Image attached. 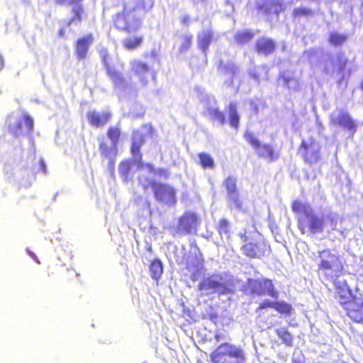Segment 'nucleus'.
Here are the masks:
<instances>
[{
	"mask_svg": "<svg viewBox=\"0 0 363 363\" xmlns=\"http://www.w3.org/2000/svg\"><path fill=\"white\" fill-rule=\"evenodd\" d=\"M228 111L230 125L235 129H238L240 116L237 111L236 105L235 104H230L228 107Z\"/></svg>",
	"mask_w": 363,
	"mask_h": 363,
	"instance_id": "412c9836",
	"label": "nucleus"
},
{
	"mask_svg": "<svg viewBox=\"0 0 363 363\" xmlns=\"http://www.w3.org/2000/svg\"><path fill=\"white\" fill-rule=\"evenodd\" d=\"M347 38V34L333 32L328 37V42L335 47L342 46L346 42Z\"/></svg>",
	"mask_w": 363,
	"mask_h": 363,
	"instance_id": "4be33fe9",
	"label": "nucleus"
},
{
	"mask_svg": "<svg viewBox=\"0 0 363 363\" xmlns=\"http://www.w3.org/2000/svg\"><path fill=\"white\" fill-rule=\"evenodd\" d=\"M321 147L319 143L313 137L308 140H303L298 147V152L301 154L305 163L314 164L321 160Z\"/></svg>",
	"mask_w": 363,
	"mask_h": 363,
	"instance_id": "7ed1b4c3",
	"label": "nucleus"
},
{
	"mask_svg": "<svg viewBox=\"0 0 363 363\" xmlns=\"http://www.w3.org/2000/svg\"><path fill=\"white\" fill-rule=\"evenodd\" d=\"M94 43V35L88 33L74 42V55L78 61L85 60L89 54V47Z\"/></svg>",
	"mask_w": 363,
	"mask_h": 363,
	"instance_id": "423d86ee",
	"label": "nucleus"
},
{
	"mask_svg": "<svg viewBox=\"0 0 363 363\" xmlns=\"http://www.w3.org/2000/svg\"><path fill=\"white\" fill-rule=\"evenodd\" d=\"M330 124L349 130L351 135L356 133L357 128V124L355 121L350 116L349 113L345 111L340 113L336 118H332L330 119Z\"/></svg>",
	"mask_w": 363,
	"mask_h": 363,
	"instance_id": "6e6552de",
	"label": "nucleus"
},
{
	"mask_svg": "<svg viewBox=\"0 0 363 363\" xmlns=\"http://www.w3.org/2000/svg\"><path fill=\"white\" fill-rule=\"evenodd\" d=\"M112 113L110 111L99 112L96 110L89 111L86 113L89 124L94 128H101L107 124L111 119Z\"/></svg>",
	"mask_w": 363,
	"mask_h": 363,
	"instance_id": "1a4fd4ad",
	"label": "nucleus"
},
{
	"mask_svg": "<svg viewBox=\"0 0 363 363\" xmlns=\"http://www.w3.org/2000/svg\"><path fill=\"white\" fill-rule=\"evenodd\" d=\"M324 69H325V72H329L328 68L327 66H325Z\"/></svg>",
	"mask_w": 363,
	"mask_h": 363,
	"instance_id": "f704fd0d",
	"label": "nucleus"
},
{
	"mask_svg": "<svg viewBox=\"0 0 363 363\" xmlns=\"http://www.w3.org/2000/svg\"><path fill=\"white\" fill-rule=\"evenodd\" d=\"M276 48V42L273 39L265 36L258 38L254 45V49L257 54L264 56L272 54Z\"/></svg>",
	"mask_w": 363,
	"mask_h": 363,
	"instance_id": "9d476101",
	"label": "nucleus"
},
{
	"mask_svg": "<svg viewBox=\"0 0 363 363\" xmlns=\"http://www.w3.org/2000/svg\"><path fill=\"white\" fill-rule=\"evenodd\" d=\"M286 5L283 0H264L263 3H258L256 5L257 13L261 15L269 16L274 14L277 18L281 12H284Z\"/></svg>",
	"mask_w": 363,
	"mask_h": 363,
	"instance_id": "20e7f679",
	"label": "nucleus"
},
{
	"mask_svg": "<svg viewBox=\"0 0 363 363\" xmlns=\"http://www.w3.org/2000/svg\"><path fill=\"white\" fill-rule=\"evenodd\" d=\"M243 136L246 141L250 144L256 150L262 145L259 139L250 131H245Z\"/></svg>",
	"mask_w": 363,
	"mask_h": 363,
	"instance_id": "bb28decb",
	"label": "nucleus"
},
{
	"mask_svg": "<svg viewBox=\"0 0 363 363\" xmlns=\"http://www.w3.org/2000/svg\"><path fill=\"white\" fill-rule=\"evenodd\" d=\"M254 78H257V76L255 74L252 75Z\"/></svg>",
	"mask_w": 363,
	"mask_h": 363,
	"instance_id": "c9c22d12",
	"label": "nucleus"
},
{
	"mask_svg": "<svg viewBox=\"0 0 363 363\" xmlns=\"http://www.w3.org/2000/svg\"><path fill=\"white\" fill-rule=\"evenodd\" d=\"M58 35L60 36H64L65 35V28H60L58 31Z\"/></svg>",
	"mask_w": 363,
	"mask_h": 363,
	"instance_id": "2f4dec72",
	"label": "nucleus"
},
{
	"mask_svg": "<svg viewBox=\"0 0 363 363\" xmlns=\"http://www.w3.org/2000/svg\"><path fill=\"white\" fill-rule=\"evenodd\" d=\"M348 60L342 52H339L337 55L336 60L332 61L333 72L336 74L342 73L347 65Z\"/></svg>",
	"mask_w": 363,
	"mask_h": 363,
	"instance_id": "6ab92c4d",
	"label": "nucleus"
},
{
	"mask_svg": "<svg viewBox=\"0 0 363 363\" xmlns=\"http://www.w3.org/2000/svg\"><path fill=\"white\" fill-rule=\"evenodd\" d=\"M213 32L211 29L202 30L197 36L198 48L206 53L213 41Z\"/></svg>",
	"mask_w": 363,
	"mask_h": 363,
	"instance_id": "2eb2a0df",
	"label": "nucleus"
},
{
	"mask_svg": "<svg viewBox=\"0 0 363 363\" xmlns=\"http://www.w3.org/2000/svg\"><path fill=\"white\" fill-rule=\"evenodd\" d=\"M82 0H55V2L57 4H59V5H65V4H72V3H78L79 1H81Z\"/></svg>",
	"mask_w": 363,
	"mask_h": 363,
	"instance_id": "c756f323",
	"label": "nucleus"
},
{
	"mask_svg": "<svg viewBox=\"0 0 363 363\" xmlns=\"http://www.w3.org/2000/svg\"><path fill=\"white\" fill-rule=\"evenodd\" d=\"M293 79L291 78V77H283V80H284V84L287 86L288 88H289V86H288L289 83L290 82V81H291Z\"/></svg>",
	"mask_w": 363,
	"mask_h": 363,
	"instance_id": "7c9ffc66",
	"label": "nucleus"
},
{
	"mask_svg": "<svg viewBox=\"0 0 363 363\" xmlns=\"http://www.w3.org/2000/svg\"><path fill=\"white\" fill-rule=\"evenodd\" d=\"M127 36L122 40V45L125 50L133 51L139 48L144 42V36L138 31L125 33Z\"/></svg>",
	"mask_w": 363,
	"mask_h": 363,
	"instance_id": "9b49d317",
	"label": "nucleus"
},
{
	"mask_svg": "<svg viewBox=\"0 0 363 363\" xmlns=\"http://www.w3.org/2000/svg\"><path fill=\"white\" fill-rule=\"evenodd\" d=\"M106 75L111 79L114 86L118 89H126L129 86L123 73L113 66L106 70Z\"/></svg>",
	"mask_w": 363,
	"mask_h": 363,
	"instance_id": "ddd939ff",
	"label": "nucleus"
},
{
	"mask_svg": "<svg viewBox=\"0 0 363 363\" xmlns=\"http://www.w3.org/2000/svg\"><path fill=\"white\" fill-rule=\"evenodd\" d=\"M193 37L190 34H184L181 36L180 52H186L191 46Z\"/></svg>",
	"mask_w": 363,
	"mask_h": 363,
	"instance_id": "a878e982",
	"label": "nucleus"
},
{
	"mask_svg": "<svg viewBox=\"0 0 363 363\" xmlns=\"http://www.w3.org/2000/svg\"><path fill=\"white\" fill-rule=\"evenodd\" d=\"M199 164L203 169H213L216 163L213 157L208 152H202L198 154Z\"/></svg>",
	"mask_w": 363,
	"mask_h": 363,
	"instance_id": "aec40b11",
	"label": "nucleus"
},
{
	"mask_svg": "<svg viewBox=\"0 0 363 363\" xmlns=\"http://www.w3.org/2000/svg\"><path fill=\"white\" fill-rule=\"evenodd\" d=\"M101 61H102V63H103L105 70L108 69V67H112V65L110 63L111 55L108 53L107 51H103L101 52Z\"/></svg>",
	"mask_w": 363,
	"mask_h": 363,
	"instance_id": "c85d7f7f",
	"label": "nucleus"
},
{
	"mask_svg": "<svg viewBox=\"0 0 363 363\" xmlns=\"http://www.w3.org/2000/svg\"><path fill=\"white\" fill-rule=\"evenodd\" d=\"M9 131L15 137L31 133L33 130V121L28 115H23L21 118L13 124H9Z\"/></svg>",
	"mask_w": 363,
	"mask_h": 363,
	"instance_id": "39448f33",
	"label": "nucleus"
},
{
	"mask_svg": "<svg viewBox=\"0 0 363 363\" xmlns=\"http://www.w3.org/2000/svg\"><path fill=\"white\" fill-rule=\"evenodd\" d=\"M189 21V18L188 16H185L182 19V23L184 24H188Z\"/></svg>",
	"mask_w": 363,
	"mask_h": 363,
	"instance_id": "473e14b6",
	"label": "nucleus"
},
{
	"mask_svg": "<svg viewBox=\"0 0 363 363\" xmlns=\"http://www.w3.org/2000/svg\"><path fill=\"white\" fill-rule=\"evenodd\" d=\"M33 169H34L35 173H42V174L47 173L46 164H45V161L43 159H40L35 164H33Z\"/></svg>",
	"mask_w": 363,
	"mask_h": 363,
	"instance_id": "cd10ccee",
	"label": "nucleus"
},
{
	"mask_svg": "<svg viewBox=\"0 0 363 363\" xmlns=\"http://www.w3.org/2000/svg\"><path fill=\"white\" fill-rule=\"evenodd\" d=\"M99 150L103 158L108 159V169L111 175L113 176L115 171V157L117 154V151L110 147V146L105 142H101L99 143Z\"/></svg>",
	"mask_w": 363,
	"mask_h": 363,
	"instance_id": "f8f14e48",
	"label": "nucleus"
},
{
	"mask_svg": "<svg viewBox=\"0 0 363 363\" xmlns=\"http://www.w3.org/2000/svg\"><path fill=\"white\" fill-rule=\"evenodd\" d=\"M314 14V11L306 7H297L294 9L291 16L294 19L300 18L301 17H310Z\"/></svg>",
	"mask_w": 363,
	"mask_h": 363,
	"instance_id": "b1692460",
	"label": "nucleus"
},
{
	"mask_svg": "<svg viewBox=\"0 0 363 363\" xmlns=\"http://www.w3.org/2000/svg\"><path fill=\"white\" fill-rule=\"evenodd\" d=\"M208 113L212 121H217L223 125L225 123V116L223 112L217 108L210 107L208 108Z\"/></svg>",
	"mask_w": 363,
	"mask_h": 363,
	"instance_id": "5701e85b",
	"label": "nucleus"
},
{
	"mask_svg": "<svg viewBox=\"0 0 363 363\" xmlns=\"http://www.w3.org/2000/svg\"><path fill=\"white\" fill-rule=\"evenodd\" d=\"M73 16L69 20L67 26H70L72 23H79L82 20L83 8L79 5L72 8V10Z\"/></svg>",
	"mask_w": 363,
	"mask_h": 363,
	"instance_id": "393cba45",
	"label": "nucleus"
},
{
	"mask_svg": "<svg viewBox=\"0 0 363 363\" xmlns=\"http://www.w3.org/2000/svg\"><path fill=\"white\" fill-rule=\"evenodd\" d=\"M145 143V136L138 131L133 133L130 145V152L133 157L138 161V168L140 170L147 169V171L153 176L167 175V171L164 169H156L151 163L140 162L142 160L141 147Z\"/></svg>",
	"mask_w": 363,
	"mask_h": 363,
	"instance_id": "f03ea898",
	"label": "nucleus"
},
{
	"mask_svg": "<svg viewBox=\"0 0 363 363\" xmlns=\"http://www.w3.org/2000/svg\"><path fill=\"white\" fill-rule=\"evenodd\" d=\"M138 6L123 9L113 16V26L120 31L132 33L138 31L142 26V18L136 13Z\"/></svg>",
	"mask_w": 363,
	"mask_h": 363,
	"instance_id": "f257e3e1",
	"label": "nucleus"
},
{
	"mask_svg": "<svg viewBox=\"0 0 363 363\" xmlns=\"http://www.w3.org/2000/svg\"><path fill=\"white\" fill-rule=\"evenodd\" d=\"M131 72L139 79L143 85L148 82V77L151 74L150 65L138 59H134L130 62Z\"/></svg>",
	"mask_w": 363,
	"mask_h": 363,
	"instance_id": "0eeeda50",
	"label": "nucleus"
},
{
	"mask_svg": "<svg viewBox=\"0 0 363 363\" xmlns=\"http://www.w3.org/2000/svg\"><path fill=\"white\" fill-rule=\"evenodd\" d=\"M133 162L130 160L125 159L120 162L118 173L123 180H128L133 174Z\"/></svg>",
	"mask_w": 363,
	"mask_h": 363,
	"instance_id": "f3484780",
	"label": "nucleus"
},
{
	"mask_svg": "<svg viewBox=\"0 0 363 363\" xmlns=\"http://www.w3.org/2000/svg\"><path fill=\"white\" fill-rule=\"evenodd\" d=\"M254 36L255 33L252 30H244L236 32L233 35V38L237 44L242 45L250 42Z\"/></svg>",
	"mask_w": 363,
	"mask_h": 363,
	"instance_id": "a211bd4d",
	"label": "nucleus"
},
{
	"mask_svg": "<svg viewBox=\"0 0 363 363\" xmlns=\"http://www.w3.org/2000/svg\"><path fill=\"white\" fill-rule=\"evenodd\" d=\"M257 155L269 162H273L279 158V154L273 145L269 143L262 144L257 150Z\"/></svg>",
	"mask_w": 363,
	"mask_h": 363,
	"instance_id": "4468645a",
	"label": "nucleus"
},
{
	"mask_svg": "<svg viewBox=\"0 0 363 363\" xmlns=\"http://www.w3.org/2000/svg\"><path fill=\"white\" fill-rule=\"evenodd\" d=\"M4 66V60L2 57L0 55V70L2 69Z\"/></svg>",
	"mask_w": 363,
	"mask_h": 363,
	"instance_id": "72a5a7b5",
	"label": "nucleus"
},
{
	"mask_svg": "<svg viewBox=\"0 0 363 363\" xmlns=\"http://www.w3.org/2000/svg\"><path fill=\"white\" fill-rule=\"evenodd\" d=\"M122 135L121 129L119 126L117 125H110L106 131V135L108 138L110 140L111 147L113 150L117 151V146L121 140Z\"/></svg>",
	"mask_w": 363,
	"mask_h": 363,
	"instance_id": "dca6fc26",
	"label": "nucleus"
}]
</instances>
